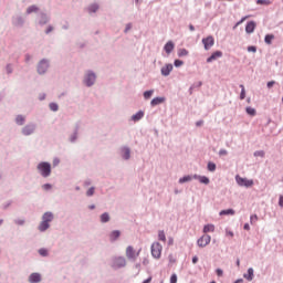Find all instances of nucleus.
<instances>
[{"label":"nucleus","mask_w":283,"mask_h":283,"mask_svg":"<svg viewBox=\"0 0 283 283\" xmlns=\"http://www.w3.org/2000/svg\"><path fill=\"white\" fill-rule=\"evenodd\" d=\"M189 30H190V32H193V31L196 30V28L193 27V24H190V25H189Z\"/></svg>","instance_id":"bf43d9fd"},{"label":"nucleus","mask_w":283,"mask_h":283,"mask_svg":"<svg viewBox=\"0 0 283 283\" xmlns=\"http://www.w3.org/2000/svg\"><path fill=\"white\" fill-rule=\"evenodd\" d=\"M189 54V51L187 49H180L178 51V56H187Z\"/></svg>","instance_id":"72a5a7b5"},{"label":"nucleus","mask_w":283,"mask_h":283,"mask_svg":"<svg viewBox=\"0 0 283 283\" xmlns=\"http://www.w3.org/2000/svg\"><path fill=\"white\" fill-rule=\"evenodd\" d=\"M192 264H198V256L192 258Z\"/></svg>","instance_id":"6e6d98bb"},{"label":"nucleus","mask_w":283,"mask_h":283,"mask_svg":"<svg viewBox=\"0 0 283 283\" xmlns=\"http://www.w3.org/2000/svg\"><path fill=\"white\" fill-rule=\"evenodd\" d=\"M247 114H249V116H255V114H258V112L255 111V108L249 106L245 108Z\"/></svg>","instance_id":"a878e982"},{"label":"nucleus","mask_w":283,"mask_h":283,"mask_svg":"<svg viewBox=\"0 0 283 283\" xmlns=\"http://www.w3.org/2000/svg\"><path fill=\"white\" fill-rule=\"evenodd\" d=\"M210 243H211V235L209 234H203L197 240V244L198 247H200V249H205V247H209Z\"/></svg>","instance_id":"7ed1b4c3"},{"label":"nucleus","mask_w":283,"mask_h":283,"mask_svg":"<svg viewBox=\"0 0 283 283\" xmlns=\"http://www.w3.org/2000/svg\"><path fill=\"white\" fill-rule=\"evenodd\" d=\"M42 220L50 224V222L54 220V214H52V212H45L42 217Z\"/></svg>","instance_id":"a211bd4d"},{"label":"nucleus","mask_w":283,"mask_h":283,"mask_svg":"<svg viewBox=\"0 0 283 283\" xmlns=\"http://www.w3.org/2000/svg\"><path fill=\"white\" fill-rule=\"evenodd\" d=\"M193 178L195 180H199L201 185H209V177L195 175Z\"/></svg>","instance_id":"f3484780"},{"label":"nucleus","mask_w":283,"mask_h":283,"mask_svg":"<svg viewBox=\"0 0 283 283\" xmlns=\"http://www.w3.org/2000/svg\"><path fill=\"white\" fill-rule=\"evenodd\" d=\"M170 283H178V275L172 274V275L170 276Z\"/></svg>","instance_id":"a19ab883"},{"label":"nucleus","mask_w":283,"mask_h":283,"mask_svg":"<svg viewBox=\"0 0 283 283\" xmlns=\"http://www.w3.org/2000/svg\"><path fill=\"white\" fill-rule=\"evenodd\" d=\"M172 70H174V65L172 64H166L165 66L161 67L163 76H169V74H171Z\"/></svg>","instance_id":"1a4fd4ad"},{"label":"nucleus","mask_w":283,"mask_h":283,"mask_svg":"<svg viewBox=\"0 0 283 283\" xmlns=\"http://www.w3.org/2000/svg\"><path fill=\"white\" fill-rule=\"evenodd\" d=\"M235 180L240 187H253L252 179L242 178L239 175H237Z\"/></svg>","instance_id":"20e7f679"},{"label":"nucleus","mask_w":283,"mask_h":283,"mask_svg":"<svg viewBox=\"0 0 283 283\" xmlns=\"http://www.w3.org/2000/svg\"><path fill=\"white\" fill-rule=\"evenodd\" d=\"M50 109L52 112H59V105L56 103H51L50 104Z\"/></svg>","instance_id":"4c0bfd02"},{"label":"nucleus","mask_w":283,"mask_h":283,"mask_svg":"<svg viewBox=\"0 0 283 283\" xmlns=\"http://www.w3.org/2000/svg\"><path fill=\"white\" fill-rule=\"evenodd\" d=\"M32 12H39V7L31 6L27 9V14H32Z\"/></svg>","instance_id":"cd10ccee"},{"label":"nucleus","mask_w":283,"mask_h":283,"mask_svg":"<svg viewBox=\"0 0 283 283\" xmlns=\"http://www.w3.org/2000/svg\"><path fill=\"white\" fill-rule=\"evenodd\" d=\"M216 231V226L214 224H206L203 227V233H213Z\"/></svg>","instance_id":"6ab92c4d"},{"label":"nucleus","mask_w":283,"mask_h":283,"mask_svg":"<svg viewBox=\"0 0 283 283\" xmlns=\"http://www.w3.org/2000/svg\"><path fill=\"white\" fill-rule=\"evenodd\" d=\"M41 281V274L39 273H32L30 276H29V282L30 283H38Z\"/></svg>","instance_id":"4468645a"},{"label":"nucleus","mask_w":283,"mask_h":283,"mask_svg":"<svg viewBox=\"0 0 283 283\" xmlns=\"http://www.w3.org/2000/svg\"><path fill=\"white\" fill-rule=\"evenodd\" d=\"M237 266H240V259L237 260Z\"/></svg>","instance_id":"69168bd1"},{"label":"nucleus","mask_w":283,"mask_h":283,"mask_svg":"<svg viewBox=\"0 0 283 283\" xmlns=\"http://www.w3.org/2000/svg\"><path fill=\"white\" fill-rule=\"evenodd\" d=\"M42 189H44L45 191H49V189H52V185L45 184L42 186Z\"/></svg>","instance_id":"de8ad7c7"},{"label":"nucleus","mask_w":283,"mask_h":283,"mask_svg":"<svg viewBox=\"0 0 283 283\" xmlns=\"http://www.w3.org/2000/svg\"><path fill=\"white\" fill-rule=\"evenodd\" d=\"M208 171H216V164L214 163H211V161L208 163Z\"/></svg>","instance_id":"c9c22d12"},{"label":"nucleus","mask_w":283,"mask_h":283,"mask_svg":"<svg viewBox=\"0 0 283 283\" xmlns=\"http://www.w3.org/2000/svg\"><path fill=\"white\" fill-rule=\"evenodd\" d=\"M126 255L128 259H134L138 255V253H136V251L134 250V248L132 245H129L127 249H126Z\"/></svg>","instance_id":"9b49d317"},{"label":"nucleus","mask_w":283,"mask_h":283,"mask_svg":"<svg viewBox=\"0 0 283 283\" xmlns=\"http://www.w3.org/2000/svg\"><path fill=\"white\" fill-rule=\"evenodd\" d=\"M273 85H275V81L268 82V87L271 88Z\"/></svg>","instance_id":"864d4df0"},{"label":"nucleus","mask_w":283,"mask_h":283,"mask_svg":"<svg viewBox=\"0 0 283 283\" xmlns=\"http://www.w3.org/2000/svg\"><path fill=\"white\" fill-rule=\"evenodd\" d=\"M52 30H53V28H52V27H49V28L46 29V34H50V32H52Z\"/></svg>","instance_id":"052dcab7"},{"label":"nucleus","mask_w":283,"mask_h":283,"mask_svg":"<svg viewBox=\"0 0 283 283\" xmlns=\"http://www.w3.org/2000/svg\"><path fill=\"white\" fill-rule=\"evenodd\" d=\"M217 59H222V51H216L207 59V63H213Z\"/></svg>","instance_id":"6e6552de"},{"label":"nucleus","mask_w":283,"mask_h":283,"mask_svg":"<svg viewBox=\"0 0 283 283\" xmlns=\"http://www.w3.org/2000/svg\"><path fill=\"white\" fill-rule=\"evenodd\" d=\"M151 282V277H149L148 280L144 281V283H149Z\"/></svg>","instance_id":"0e129e2a"},{"label":"nucleus","mask_w":283,"mask_h":283,"mask_svg":"<svg viewBox=\"0 0 283 283\" xmlns=\"http://www.w3.org/2000/svg\"><path fill=\"white\" fill-rule=\"evenodd\" d=\"M273 39H275V35L266 34L265 38H264V41H265L266 45H271V43H273Z\"/></svg>","instance_id":"393cba45"},{"label":"nucleus","mask_w":283,"mask_h":283,"mask_svg":"<svg viewBox=\"0 0 283 283\" xmlns=\"http://www.w3.org/2000/svg\"><path fill=\"white\" fill-rule=\"evenodd\" d=\"M15 222H17V224H24L25 223L24 220H17Z\"/></svg>","instance_id":"13d9d810"},{"label":"nucleus","mask_w":283,"mask_h":283,"mask_svg":"<svg viewBox=\"0 0 283 283\" xmlns=\"http://www.w3.org/2000/svg\"><path fill=\"white\" fill-rule=\"evenodd\" d=\"M48 67H50L48 60H42L38 65L39 74H45V72H48Z\"/></svg>","instance_id":"423d86ee"},{"label":"nucleus","mask_w":283,"mask_h":283,"mask_svg":"<svg viewBox=\"0 0 283 283\" xmlns=\"http://www.w3.org/2000/svg\"><path fill=\"white\" fill-rule=\"evenodd\" d=\"M190 180H193V177L191 176H185L182 178L179 179V184L182 185L185 182H190Z\"/></svg>","instance_id":"bb28decb"},{"label":"nucleus","mask_w":283,"mask_h":283,"mask_svg":"<svg viewBox=\"0 0 283 283\" xmlns=\"http://www.w3.org/2000/svg\"><path fill=\"white\" fill-rule=\"evenodd\" d=\"M15 122L18 125H23L25 123V117H23L22 115H18Z\"/></svg>","instance_id":"c85d7f7f"},{"label":"nucleus","mask_w":283,"mask_h":283,"mask_svg":"<svg viewBox=\"0 0 283 283\" xmlns=\"http://www.w3.org/2000/svg\"><path fill=\"white\" fill-rule=\"evenodd\" d=\"M248 18H249V15L243 17L239 22H237L234 28H238V25H241V23H244L245 19H248Z\"/></svg>","instance_id":"a18cd8bd"},{"label":"nucleus","mask_w":283,"mask_h":283,"mask_svg":"<svg viewBox=\"0 0 283 283\" xmlns=\"http://www.w3.org/2000/svg\"><path fill=\"white\" fill-rule=\"evenodd\" d=\"M241 87V94H240V99L244 101V98H247V91L244 90V85H240Z\"/></svg>","instance_id":"7c9ffc66"},{"label":"nucleus","mask_w":283,"mask_h":283,"mask_svg":"<svg viewBox=\"0 0 283 283\" xmlns=\"http://www.w3.org/2000/svg\"><path fill=\"white\" fill-rule=\"evenodd\" d=\"M184 63L181 60H175V67H180Z\"/></svg>","instance_id":"c03bdc74"},{"label":"nucleus","mask_w":283,"mask_h":283,"mask_svg":"<svg viewBox=\"0 0 283 283\" xmlns=\"http://www.w3.org/2000/svg\"><path fill=\"white\" fill-rule=\"evenodd\" d=\"M118 238H120V231L114 230L113 232H111L109 239L112 242L118 240Z\"/></svg>","instance_id":"aec40b11"},{"label":"nucleus","mask_w":283,"mask_h":283,"mask_svg":"<svg viewBox=\"0 0 283 283\" xmlns=\"http://www.w3.org/2000/svg\"><path fill=\"white\" fill-rule=\"evenodd\" d=\"M101 222H109V213L104 212V213L101 216Z\"/></svg>","instance_id":"2f4dec72"},{"label":"nucleus","mask_w":283,"mask_h":283,"mask_svg":"<svg viewBox=\"0 0 283 283\" xmlns=\"http://www.w3.org/2000/svg\"><path fill=\"white\" fill-rule=\"evenodd\" d=\"M254 156H260L261 158L264 157V150H258L254 153Z\"/></svg>","instance_id":"49530a36"},{"label":"nucleus","mask_w":283,"mask_h":283,"mask_svg":"<svg viewBox=\"0 0 283 283\" xmlns=\"http://www.w3.org/2000/svg\"><path fill=\"white\" fill-rule=\"evenodd\" d=\"M250 222L251 224H255V222H258V214H253L250 217Z\"/></svg>","instance_id":"58836bf2"},{"label":"nucleus","mask_w":283,"mask_h":283,"mask_svg":"<svg viewBox=\"0 0 283 283\" xmlns=\"http://www.w3.org/2000/svg\"><path fill=\"white\" fill-rule=\"evenodd\" d=\"M248 52H258V48L255 46H248Z\"/></svg>","instance_id":"09e8293b"},{"label":"nucleus","mask_w":283,"mask_h":283,"mask_svg":"<svg viewBox=\"0 0 283 283\" xmlns=\"http://www.w3.org/2000/svg\"><path fill=\"white\" fill-rule=\"evenodd\" d=\"M227 235H230V238H233V232L227 231Z\"/></svg>","instance_id":"680f3d73"},{"label":"nucleus","mask_w":283,"mask_h":283,"mask_svg":"<svg viewBox=\"0 0 283 283\" xmlns=\"http://www.w3.org/2000/svg\"><path fill=\"white\" fill-rule=\"evenodd\" d=\"M96 81V75L94 73H87L84 83L88 86L92 87Z\"/></svg>","instance_id":"0eeeda50"},{"label":"nucleus","mask_w":283,"mask_h":283,"mask_svg":"<svg viewBox=\"0 0 283 283\" xmlns=\"http://www.w3.org/2000/svg\"><path fill=\"white\" fill-rule=\"evenodd\" d=\"M279 205H280V207H283V196H280V198H279Z\"/></svg>","instance_id":"603ef678"},{"label":"nucleus","mask_w":283,"mask_h":283,"mask_svg":"<svg viewBox=\"0 0 283 283\" xmlns=\"http://www.w3.org/2000/svg\"><path fill=\"white\" fill-rule=\"evenodd\" d=\"M256 3L259 6H271V1L270 0H258Z\"/></svg>","instance_id":"f704fd0d"},{"label":"nucleus","mask_w":283,"mask_h":283,"mask_svg":"<svg viewBox=\"0 0 283 283\" xmlns=\"http://www.w3.org/2000/svg\"><path fill=\"white\" fill-rule=\"evenodd\" d=\"M243 229H244L245 231H249V230L251 229V227L249 226V223H245V224L243 226Z\"/></svg>","instance_id":"5fc2aeb1"},{"label":"nucleus","mask_w":283,"mask_h":283,"mask_svg":"<svg viewBox=\"0 0 283 283\" xmlns=\"http://www.w3.org/2000/svg\"><path fill=\"white\" fill-rule=\"evenodd\" d=\"M22 134H23L24 136H30L31 134H34V126H32V125L25 126V127L22 129Z\"/></svg>","instance_id":"2eb2a0df"},{"label":"nucleus","mask_w":283,"mask_h":283,"mask_svg":"<svg viewBox=\"0 0 283 283\" xmlns=\"http://www.w3.org/2000/svg\"><path fill=\"white\" fill-rule=\"evenodd\" d=\"M151 255L156 260H160V255H163V245L160 243H158V242L153 243Z\"/></svg>","instance_id":"f03ea898"},{"label":"nucleus","mask_w":283,"mask_h":283,"mask_svg":"<svg viewBox=\"0 0 283 283\" xmlns=\"http://www.w3.org/2000/svg\"><path fill=\"white\" fill-rule=\"evenodd\" d=\"M202 123H203L202 120L197 122L196 123L197 127H200V125H202Z\"/></svg>","instance_id":"e2e57ef3"},{"label":"nucleus","mask_w":283,"mask_h":283,"mask_svg":"<svg viewBox=\"0 0 283 283\" xmlns=\"http://www.w3.org/2000/svg\"><path fill=\"white\" fill-rule=\"evenodd\" d=\"M255 25L256 24L253 21L248 22L247 25H245L247 34H253V32H255Z\"/></svg>","instance_id":"9d476101"},{"label":"nucleus","mask_w":283,"mask_h":283,"mask_svg":"<svg viewBox=\"0 0 283 283\" xmlns=\"http://www.w3.org/2000/svg\"><path fill=\"white\" fill-rule=\"evenodd\" d=\"M174 48H176L175 44H174V42L168 41V42L165 44L164 50H165L166 54H171V52H174Z\"/></svg>","instance_id":"f8f14e48"},{"label":"nucleus","mask_w":283,"mask_h":283,"mask_svg":"<svg viewBox=\"0 0 283 283\" xmlns=\"http://www.w3.org/2000/svg\"><path fill=\"white\" fill-rule=\"evenodd\" d=\"M161 103H165V97H155L151 99L150 105L156 107V105H161Z\"/></svg>","instance_id":"dca6fc26"},{"label":"nucleus","mask_w":283,"mask_h":283,"mask_svg":"<svg viewBox=\"0 0 283 283\" xmlns=\"http://www.w3.org/2000/svg\"><path fill=\"white\" fill-rule=\"evenodd\" d=\"M94 191H95V188H94V187H91V188L86 191V196H88V197L94 196Z\"/></svg>","instance_id":"79ce46f5"},{"label":"nucleus","mask_w":283,"mask_h":283,"mask_svg":"<svg viewBox=\"0 0 283 283\" xmlns=\"http://www.w3.org/2000/svg\"><path fill=\"white\" fill-rule=\"evenodd\" d=\"M151 96H154V90H151V91H146V92L144 93V97H145V98H151Z\"/></svg>","instance_id":"e433bc0d"},{"label":"nucleus","mask_w":283,"mask_h":283,"mask_svg":"<svg viewBox=\"0 0 283 283\" xmlns=\"http://www.w3.org/2000/svg\"><path fill=\"white\" fill-rule=\"evenodd\" d=\"M129 154H130L129 148L125 147L122 149V156H123L124 160H129Z\"/></svg>","instance_id":"5701e85b"},{"label":"nucleus","mask_w":283,"mask_h":283,"mask_svg":"<svg viewBox=\"0 0 283 283\" xmlns=\"http://www.w3.org/2000/svg\"><path fill=\"white\" fill-rule=\"evenodd\" d=\"M115 269H120V266H125V258H117L114 261V265Z\"/></svg>","instance_id":"ddd939ff"},{"label":"nucleus","mask_w":283,"mask_h":283,"mask_svg":"<svg viewBox=\"0 0 283 283\" xmlns=\"http://www.w3.org/2000/svg\"><path fill=\"white\" fill-rule=\"evenodd\" d=\"M96 10H98V4H92V6L88 8V11H90V12H96Z\"/></svg>","instance_id":"ea45409f"},{"label":"nucleus","mask_w":283,"mask_h":283,"mask_svg":"<svg viewBox=\"0 0 283 283\" xmlns=\"http://www.w3.org/2000/svg\"><path fill=\"white\" fill-rule=\"evenodd\" d=\"M50 229V223L46 221L42 220V222L39 226V231H48Z\"/></svg>","instance_id":"4be33fe9"},{"label":"nucleus","mask_w":283,"mask_h":283,"mask_svg":"<svg viewBox=\"0 0 283 283\" xmlns=\"http://www.w3.org/2000/svg\"><path fill=\"white\" fill-rule=\"evenodd\" d=\"M132 30V24H127L126 28H125V32H128Z\"/></svg>","instance_id":"4d7b16f0"},{"label":"nucleus","mask_w":283,"mask_h":283,"mask_svg":"<svg viewBox=\"0 0 283 283\" xmlns=\"http://www.w3.org/2000/svg\"><path fill=\"white\" fill-rule=\"evenodd\" d=\"M39 253H40V255H42L43 258L48 256V250H45V249H40V250H39Z\"/></svg>","instance_id":"37998d69"},{"label":"nucleus","mask_w":283,"mask_h":283,"mask_svg":"<svg viewBox=\"0 0 283 283\" xmlns=\"http://www.w3.org/2000/svg\"><path fill=\"white\" fill-rule=\"evenodd\" d=\"M140 118H143V112L139 111L137 114L132 116V120L136 122V120H140Z\"/></svg>","instance_id":"c756f323"},{"label":"nucleus","mask_w":283,"mask_h":283,"mask_svg":"<svg viewBox=\"0 0 283 283\" xmlns=\"http://www.w3.org/2000/svg\"><path fill=\"white\" fill-rule=\"evenodd\" d=\"M38 170L43 178H48L52 174V165L50 163L42 161L38 165Z\"/></svg>","instance_id":"f257e3e1"},{"label":"nucleus","mask_w":283,"mask_h":283,"mask_svg":"<svg viewBox=\"0 0 283 283\" xmlns=\"http://www.w3.org/2000/svg\"><path fill=\"white\" fill-rule=\"evenodd\" d=\"M202 43L205 46V50H211V48H213L216 40L213 39V36H207L202 39Z\"/></svg>","instance_id":"39448f33"},{"label":"nucleus","mask_w":283,"mask_h":283,"mask_svg":"<svg viewBox=\"0 0 283 283\" xmlns=\"http://www.w3.org/2000/svg\"><path fill=\"white\" fill-rule=\"evenodd\" d=\"M158 239H159L161 242H167V237L165 235V231H159V232H158Z\"/></svg>","instance_id":"473e14b6"},{"label":"nucleus","mask_w":283,"mask_h":283,"mask_svg":"<svg viewBox=\"0 0 283 283\" xmlns=\"http://www.w3.org/2000/svg\"><path fill=\"white\" fill-rule=\"evenodd\" d=\"M235 214V210L233 209H228V210H221L219 216H234Z\"/></svg>","instance_id":"b1692460"},{"label":"nucleus","mask_w":283,"mask_h":283,"mask_svg":"<svg viewBox=\"0 0 283 283\" xmlns=\"http://www.w3.org/2000/svg\"><path fill=\"white\" fill-rule=\"evenodd\" d=\"M248 282H251L253 280V268L248 269V273L243 275Z\"/></svg>","instance_id":"412c9836"},{"label":"nucleus","mask_w":283,"mask_h":283,"mask_svg":"<svg viewBox=\"0 0 283 283\" xmlns=\"http://www.w3.org/2000/svg\"><path fill=\"white\" fill-rule=\"evenodd\" d=\"M227 150L226 149H221L220 151H219V156H227Z\"/></svg>","instance_id":"3c124183"},{"label":"nucleus","mask_w":283,"mask_h":283,"mask_svg":"<svg viewBox=\"0 0 283 283\" xmlns=\"http://www.w3.org/2000/svg\"><path fill=\"white\" fill-rule=\"evenodd\" d=\"M169 244H174V239H170V240H169Z\"/></svg>","instance_id":"338daca9"},{"label":"nucleus","mask_w":283,"mask_h":283,"mask_svg":"<svg viewBox=\"0 0 283 283\" xmlns=\"http://www.w3.org/2000/svg\"><path fill=\"white\" fill-rule=\"evenodd\" d=\"M90 185H91V182H90V181H86V182H85V186H86V187H87V186H90Z\"/></svg>","instance_id":"774afa93"},{"label":"nucleus","mask_w":283,"mask_h":283,"mask_svg":"<svg viewBox=\"0 0 283 283\" xmlns=\"http://www.w3.org/2000/svg\"><path fill=\"white\" fill-rule=\"evenodd\" d=\"M217 275H218L219 277H222V275H223L222 269H217Z\"/></svg>","instance_id":"8fccbe9b"}]
</instances>
